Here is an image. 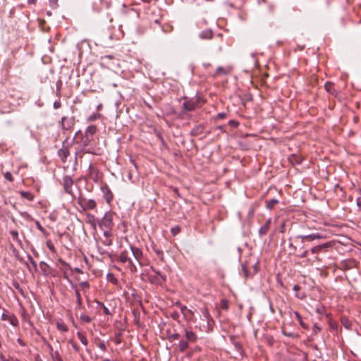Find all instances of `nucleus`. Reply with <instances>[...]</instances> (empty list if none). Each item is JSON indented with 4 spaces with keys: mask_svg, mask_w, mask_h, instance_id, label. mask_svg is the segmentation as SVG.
<instances>
[{
    "mask_svg": "<svg viewBox=\"0 0 361 361\" xmlns=\"http://www.w3.org/2000/svg\"><path fill=\"white\" fill-rule=\"evenodd\" d=\"M202 320L206 323L200 325V329L204 332H209L212 329V324H214V320L212 318L207 307H204L201 310Z\"/></svg>",
    "mask_w": 361,
    "mask_h": 361,
    "instance_id": "nucleus-1",
    "label": "nucleus"
},
{
    "mask_svg": "<svg viewBox=\"0 0 361 361\" xmlns=\"http://www.w3.org/2000/svg\"><path fill=\"white\" fill-rule=\"evenodd\" d=\"M77 202L82 208V211L95 210L97 208V202L94 200H87L82 195H80L78 197Z\"/></svg>",
    "mask_w": 361,
    "mask_h": 361,
    "instance_id": "nucleus-2",
    "label": "nucleus"
},
{
    "mask_svg": "<svg viewBox=\"0 0 361 361\" xmlns=\"http://www.w3.org/2000/svg\"><path fill=\"white\" fill-rule=\"evenodd\" d=\"M119 260L123 264H127L128 268L131 272L135 273L137 271L136 266L133 264V261L130 257L129 251L124 250L119 255Z\"/></svg>",
    "mask_w": 361,
    "mask_h": 361,
    "instance_id": "nucleus-3",
    "label": "nucleus"
},
{
    "mask_svg": "<svg viewBox=\"0 0 361 361\" xmlns=\"http://www.w3.org/2000/svg\"><path fill=\"white\" fill-rule=\"evenodd\" d=\"M201 100L200 98L185 99L183 104V109L188 111H192L201 107Z\"/></svg>",
    "mask_w": 361,
    "mask_h": 361,
    "instance_id": "nucleus-4",
    "label": "nucleus"
},
{
    "mask_svg": "<svg viewBox=\"0 0 361 361\" xmlns=\"http://www.w3.org/2000/svg\"><path fill=\"white\" fill-rule=\"evenodd\" d=\"M113 213L106 212L104 215V217L99 222V226L102 230L104 228L107 229H111L113 226Z\"/></svg>",
    "mask_w": 361,
    "mask_h": 361,
    "instance_id": "nucleus-5",
    "label": "nucleus"
},
{
    "mask_svg": "<svg viewBox=\"0 0 361 361\" xmlns=\"http://www.w3.org/2000/svg\"><path fill=\"white\" fill-rule=\"evenodd\" d=\"M62 184L64 191L69 194L72 197H75L74 192L72 190V187L74 184L73 178L69 176H65L62 180Z\"/></svg>",
    "mask_w": 361,
    "mask_h": 361,
    "instance_id": "nucleus-6",
    "label": "nucleus"
},
{
    "mask_svg": "<svg viewBox=\"0 0 361 361\" xmlns=\"http://www.w3.org/2000/svg\"><path fill=\"white\" fill-rule=\"evenodd\" d=\"M333 245V242H326L325 243L312 247L310 252L313 255H318L321 252H326L329 248L332 247Z\"/></svg>",
    "mask_w": 361,
    "mask_h": 361,
    "instance_id": "nucleus-7",
    "label": "nucleus"
},
{
    "mask_svg": "<svg viewBox=\"0 0 361 361\" xmlns=\"http://www.w3.org/2000/svg\"><path fill=\"white\" fill-rule=\"evenodd\" d=\"M85 222L88 224L92 228L96 231H97V226L99 225V221L97 219L94 215L90 214V213H86L85 214Z\"/></svg>",
    "mask_w": 361,
    "mask_h": 361,
    "instance_id": "nucleus-8",
    "label": "nucleus"
},
{
    "mask_svg": "<svg viewBox=\"0 0 361 361\" xmlns=\"http://www.w3.org/2000/svg\"><path fill=\"white\" fill-rule=\"evenodd\" d=\"M232 69V67L230 66H219L216 69V71L214 74V77L216 78L222 75H227L231 73Z\"/></svg>",
    "mask_w": 361,
    "mask_h": 361,
    "instance_id": "nucleus-9",
    "label": "nucleus"
},
{
    "mask_svg": "<svg viewBox=\"0 0 361 361\" xmlns=\"http://www.w3.org/2000/svg\"><path fill=\"white\" fill-rule=\"evenodd\" d=\"M1 319L4 321H8L13 326H18V320L17 317L11 313H3L1 315Z\"/></svg>",
    "mask_w": 361,
    "mask_h": 361,
    "instance_id": "nucleus-10",
    "label": "nucleus"
},
{
    "mask_svg": "<svg viewBox=\"0 0 361 361\" xmlns=\"http://www.w3.org/2000/svg\"><path fill=\"white\" fill-rule=\"evenodd\" d=\"M324 238V235H322L320 233H312V234L307 235H298L296 237V239H301V243H302L305 240L313 241L314 240L322 239Z\"/></svg>",
    "mask_w": 361,
    "mask_h": 361,
    "instance_id": "nucleus-11",
    "label": "nucleus"
},
{
    "mask_svg": "<svg viewBox=\"0 0 361 361\" xmlns=\"http://www.w3.org/2000/svg\"><path fill=\"white\" fill-rule=\"evenodd\" d=\"M101 190L103 193V197L106 200V203L108 204H110L114 198V195L111 190L107 185L102 187Z\"/></svg>",
    "mask_w": 361,
    "mask_h": 361,
    "instance_id": "nucleus-12",
    "label": "nucleus"
},
{
    "mask_svg": "<svg viewBox=\"0 0 361 361\" xmlns=\"http://www.w3.org/2000/svg\"><path fill=\"white\" fill-rule=\"evenodd\" d=\"M58 155L63 163L66 162L67 158L70 155V151L68 147L65 146L64 143L62 147L58 151Z\"/></svg>",
    "mask_w": 361,
    "mask_h": 361,
    "instance_id": "nucleus-13",
    "label": "nucleus"
},
{
    "mask_svg": "<svg viewBox=\"0 0 361 361\" xmlns=\"http://www.w3.org/2000/svg\"><path fill=\"white\" fill-rule=\"evenodd\" d=\"M74 125L73 118L63 116L61 118V126L63 129L69 130L72 128Z\"/></svg>",
    "mask_w": 361,
    "mask_h": 361,
    "instance_id": "nucleus-14",
    "label": "nucleus"
},
{
    "mask_svg": "<svg viewBox=\"0 0 361 361\" xmlns=\"http://www.w3.org/2000/svg\"><path fill=\"white\" fill-rule=\"evenodd\" d=\"M130 251H131V253L133 254V257H135V259L140 263V260L142 259L143 257V253H142V251L137 247H134V246H130Z\"/></svg>",
    "mask_w": 361,
    "mask_h": 361,
    "instance_id": "nucleus-15",
    "label": "nucleus"
},
{
    "mask_svg": "<svg viewBox=\"0 0 361 361\" xmlns=\"http://www.w3.org/2000/svg\"><path fill=\"white\" fill-rule=\"evenodd\" d=\"M185 336L188 342L195 343L197 341V334L190 329H185Z\"/></svg>",
    "mask_w": 361,
    "mask_h": 361,
    "instance_id": "nucleus-16",
    "label": "nucleus"
},
{
    "mask_svg": "<svg viewBox=\"0 0 361 361\" xmlns=\"http://www.w3.org/2000/svg\"><path fill=\"white\" fill-rule=\"evenodd\" d=\"M89 176L94 181H97L100 178L98 169L91 164L89 166Z\"/></svg>",
    "mask_w": 361,
    "mask_h": 361,
    "instance_id": "nucleus-17",
    "label": "nucleus"
},
{
    "mask_svg": "<svg viewBox=\"0 0 361 361\" xmlns=\"http://www.w3.org/2000/svg\"><path fill=\"white\" fill-rule=\"evenodd\" d=\"M271 219L267 220L266 223L259 228V233L260 235H264L267 233L270 228Z\"/></svg>",
    "mask_w": 361,
    "mask_h": 361,
    "instance_id": "nucleus-18",
    "label": "nucleus"
},
{
    "mask_svg": "<svg viewBox=\"0 0 361 361\" xmlns=\"http://www.w3.org/2000/svg\"><path fill=\"white\" fill-rule=\"evenodd\" d=\"M97 128L95 125L89 126L85 132V137H89L92 138V136L97 132Z\"/></svg>",
    "mask_w": 361,
    "mask_h": 361,
    "instance_id": "nucleus-19",
    "label": "nucleus"
},
{
    "mask_svg": "<svg viewBox=\"0 0 361 361\" xmlns=\"http://www.w3.org/2000/svg\"><path fill=\"white\" fill-rule=\"evenodd\" d=\"M212 35H213L212 30H205L200 33L199 37L202 39H209L212 37Z\"/></svg>",
    "mask_w": 361,
    "mask_h": 361,
    "instance_id": "nucleus-20",
    "label": "nucleus"
},
{
    "mask_svg": "<svg viewBox=\"0 0 361 361\" xmlns=\"http://www.w3.org/2000/svg\"><path fill=\"white\" fill-rule=\"evenodd\" d=\"M56 327L62 332H66L68 330L67 325L61 319L57 321Z\"/></svg>",
    "mask_w": 361,
    "mask_h": 361,
    "instance_id": "nucleus-21",
    "label": "nucleus"
},
{
    "mask_svg": "<svg viewBox=\"0 0 361 361\" xmlns=\"http://www.w3.org/2000/svg\"><path fill=\"white\" fill-rule=\"evenodd\" d=\"M19 193L22 197H23L29 201H32L34 200L35 196L30 192L20 191Z\"/></svg>",
    "mask_w": 361,
    "mask_h": 361,
    "instance_id": "nucleus-22",
    "label": "nucleus"
},
{
    "mask_svg": "<svg viewBox=\"0 0 361 361\" xmlns=\"http://www.w3.org/2000/svg\"><path fill=\"white\" fill-rule=\"evenodd\" d=\"M77 336H78V339L80 341V342H81L84 345H85V346H86V345H87V344H88V341H87V338H86L85 335L83 333H82V332H80V331H78V332L77 333Z\"/></svg>",
    "mask_w": 361,
    "mask_h": 361,
    "instance_id": "nucleus-23",
    "label": "nucleus"
},
{
    "mask_svg": "<svg viewBox=\"0 0 361 361\" xmlns=\"http://www.w3.org/2000/svg\"><path fill=\"white\" fill-rule=\"evenodd\" d=\"M324 88L325 90L331 93V94H334V92H335V90H334V83L331 82H327L325 83L324 85Z\"/></svg>",
    "mask_w": 361,
    "mask_h": 361,
    "instance_id": "nucleus-24",
    "label": "nucleus"
},
{
    "mask_svg": "<svg viewBox=\"0 0 361 361\" xmlns=\"http://www.w3.org/2000/svg\"><path fill=\"white\" fill-rule=\"evenodd\" d=\"M356 192V204L359 209L361 210V188L355 190Z\"/></svg>",
    "mask_w": 361,
    "mask_h": 361,
    "instance_id": "nucleus-25",
    "label": "nucleus"
},
{
    "mask_svg": "<svg viewBox=\"0 0 361 361\" xmlns=\"http://www.w3.org/2000/svg\"><path fill=\"white\" fill-rule=\"evenodd\" d=\"M188 343L187 341L181 340L178 343L179 350L184 352L188 348Z\"/></svg>",
    "mask_w": 361,
    "mask_h": 361,
    "instance_id": "nucleus-26",
    "label": "nucleus"
},
{
    "mask_svg": "<svg viewBox=\"0 0 361 361\" xmlns=\"http://www.w3.org/2000/svg\"><path fill=\"white\" fill-rule=\"evenodd\" d=\"M293 314H295L296 319H298V321L300 323V325L304 328V329H307V325L303 322L302 321V317L300 316V314L296 312V311H294L293 312Z\"/></svg>",
    "mask_w": 361,
    "mask_h": 361,
    "instance_id": "nucleus-27",
    "label": "nucleus"
},
{
    "mask_svg": "<svg viewBox=\"0 0 361 361\" xmlns=\"http://www.w3.org/2000/svg\"><path fill=\"white\" fill-rule=\"evenodd\" d=\"M279 203V201L276 199H271L267 202V208L269 209H272L276 204Z\"/></svg>",
    "mask_w": 361,
    "mask_h": 361,
    "instance_id": "nucleus-28",
    "label": "nucleus"
},
{
    "mask_svg": "<svg viewBox=\"0 0 361 361\" xmlns=\"http://www.w3.org/2000/svg\"><path fill=\"white\" fill-rule=\"evenodd\" d=\"M46 245L47 246V247L49 248V250L53 253V254H56V248L54 247V243H52V241L51 240H48L47 242H46Z\"/></svg>",
    "mask_w": 361,
    "mask_h": 361,
    "instance_id": "nucleus-29",
    "label": "nucleus"
},
{
    "mask_svg": "<svg viewBox=\"0 0 361 361\" xmlns=\"http://www.w3.org/2000/svg\"><path fill=\"white\" fill-rule=\"evenodd\" d=\"M75 292L76 303H77L78 307H80L82 305L81 295L78 289H75Z\"/></svg>",
    "mask_w": 361,
    "mask_h": 361,
    "instance_id": "nucleus-30",
    "label": "nucleus"
},
{
    "mask_svg": "<svg viewBox=\"0 0 361 361\" xmlns=\"http://www.w3.org/2000/svg\"><path fill=\"white\" fill-rule=\"evenodd\" d=\"M295 255L299 258H305V257H307V255H308V250H300Z\"/></svg>",
    "mask_w": 361,
    "mask_h": 361,
    "instance_id": "nucleus-31",
    "label": "nucleus"
},
{
    "mask_svg": "<svg viewBox=\"0 0 361 361\" xmlns=\"http://www.w3.org/2000/svg\"><path fill=\"white\" fill-rule=\"evenodd\" d=\"M102 243L105 246H109L112 244V239L108 238L107 237H102L101 239Z\"/></svg>",
    "mask_w": 361,
    "mask_h": 361,
    "instance_id": "nucleus-32",
    "label": "nucleus"
},
{
    "mask_svg": "<svg viewBox=\"0 0 361 361\" xmlns=\"http://www.w3.org/2000/svg\"><path fill=\"white\" fill-rule=\"evenodd\" d=\"M35 225H36V227L37 228V229L40 232H42L44 235H48V233L47 232V231L44 229V228H43L42 226V225L40 224V223L38 221H35Z\"/></svg>",
    "mask_w": 361,
    "mask_h": 361,
    "instance_id": "nucleus-33",
    "label": "nucleus"
},
{
    "mask_svg": "<svg viewBox=\"0 0 361 361\" xmlns=\"http://www.w3.org/2000/svg\"><path fill=\"white\" fill-rule=\"evenodd\" d=\"M180 310L182 314L187 317V314L185 312H187L188 308L186 306L181 305L180 302H176V304Z\"/></svg>",
    "mask_w": 361,
    "mask_h": 361,
    "instance_id": "nucleus-34",
    "label": "nucleus"
},
{
    "mask_svg": "<svg viewBox=\"0 0 361 361\" xmlns=\"http://www.w3.org/2000/svg\"><path fill=\"white\" fill-rule=\"evenodd\" d=\"M80 319L82 322L89 323L92 321V318L87 314H81Z\"/></svg>",
    "mask_w": 361,
    "mask_h": 361,
    "instance_id": "nucleus-35",
    "label": "nucleus"
},
{
    "mask_svg": "<svg viewBox=\"0 0 361 361\" xmlns=\"http://www.w3.org/2000/svg\"><path fill=\"white\" fill-rule=\"evenodd\" d=\"M58 1L59 0H49L50 7L54 10L56 9L59 7Z\"/></svg>",
    "mask_w": 361,
    "mask_h": 361,
    "instance_id": "nucleus-36",
    "label": "nucleus"
},
{
    "mask_svg": "<svg viewBox=\"0 0 361 361\" xmlns=\"http://www.w3.org/2000/svg\"><path fill=\"white\" fill-rule=\"evenodd\" d=\"M10 234L12 236V238L18 242H20L19 238H18V233L17 231H11Z\"/></svg>",
    "mask_w": 361,
    "mask_h": 361,
    "instance_id": "nucleus-37",
    "label": "nucleus"
},
{
    "mask_svg": "<svg viewBox=\"0 0 361 361\" xmlns=\"http://www.w3.org/2000/svg\"><path fill=\"white\" fill-rule=\"evenodd\" d=\"M69 343L71 345L72 348L74 349L75 352L80 351V347L73 340H70Z\"/></svg>",
    "mask_w": 361,
    "mask_h": 361,
    "instance_id": "nucleus-38",
    "label": "nucleus"
},
{
    "mask_svg": "<svg viewBox=\"0 0 361 361\" xmlns=\"http://www.w3.org/2000/svg\"><path fill=\"white\" fill-rule=\"evenodd\" d=\"M180 231V228L178 226L171 228V232L173 235H176Z\"/></svg>",
    "mask_w": 361,
    "mask_h": 361,
    "instance_id": "nucleus-39",
    "label": "nucleus"
},
{
    "mask_svg": "<svg viewBox=\"0 0 361 361\" xmlns=\"http://www.w3.org/2000/svg\"><path fill=\"white\" fill-rule=\"evenodd\" d=\"M4 178H5L7 180H8V181H10V182H13V175L11 174V172H8V171L6 172V173H4Z\"/></svg>",
    "mask_w": 361,
    "mask_h": 361,
    "instance_id": "nucleus-40",
    "label": "nucleus"
},
{
    "mask_svg": "<svg viewBox=\"0 0 361 361\" xmlns=\"http://www.w3.org/2000/svg\"><path fill=\"white\" fill-rule=\"evenodd\" d=\"M109 281H111L113 284H117L118 283V279L114 277L113 274H109L108 275Z\"/></svg>",
    "mask_w": 361,
    "mask_h": 361,
    "instance_id": "nucleus-41",
    "label": "nucleus"
},
{
    "mask_svg": "<svg viewBox=\"0 0 361 361\" xmlns=\"http://www.w3.org/2000/svg\"><path fill=\"white\" fill-rule=\"evenodd\" d=\"M92 139V138H91V137H85V138L82 139V144H83V145L84 146H87L90 143Z\"/></svg>",
    "mask_w": 361,
    "mask_h": 361,
    "instance_id": "nucleus-42",
    "label": "nucleus"
},
{
    "mask_svg": "<svg viewBox=\"0 0 361 361\" xmlns=\"http://www.w3.org/2000/svg\"><path fill=\"white\" fill-rule=\"evenodd\" d=\"M104 230V237H107L108 238H111V229H107L106 230H104V228L103 229Z\"/></svg>",
    "mask_w": 361,
    "mask_h": 361,
    "instance_id": "nucleus-43",
    "label": "nucleus"
},
{
    "mask_svg": "<svg viewBox=\"0 0 361 361\" xmlns=\"http://www.w3.org/2000/svg\"><path fill=\"white\" fill-rule=\"evenodd\" d=\"M154 251L156 252V254L159 257H161V259H163V257H164V252L162 250H157L156 249L155 247L153 248Z\"/></svg>",
    "mask_w": 361,
    "mask_h": 361,
    "instance_id": "nucleus-44",
    "label": "nucleus"
},
{
    "mask_svg": "<svg viewBox=\"0 0 361 361\" xmlns=\"http://www.w3.org/2000/svg\"><path fill=\"white\" fill-rule=\"evenodd\" d=\"M99 118V114H93V115H91L89 118H88V121H95L96 119H97Z\"/></svg>",
    "mask_w": 361,
    "mask_h": 361,
    "instance_id": "nucleus-45",
    "label": "nucleus"
},
{
    "mask_svg": "<svg viewBox=\"0 0 361 361\" xmlns=\"http://www.w3.org/2000/svg\"><path fill=\"white\" fill-rule=\"evenodd\" d=\"M152 271H153L155 274H157V275L160 276L161 277V279H162L164 281H165V280H166V277H165V276H163V275L160 273V271H158V270L155 269H154V268H153V267H152Z\"/></svg>",
    "mask_w": 361,
    "mask_h": 361,
    "instance_id": "nucleus-46",
    "label": "nucleus"
},
{
    "mask_svg": "<svg viewBox=\"0 0 361 361\" xmlns=\"http://www.w3.org/2000/svg\"><path fill=\"white\" fill-rule=\"evenodd\" d=\"M101 305L102 306V308H103V312L106 315H109L110 314V311L102 303H100Z\"/></svg>",
    "mask_w": 361,
    "mask_h": 361,
    "instance_id": "nucleus-47",
    "label": "nucleus"
},
{
    "mask_svg": "<svg viewBox=\"0 0 361 361\" xmlns=\"http://www.w3.org/2000/svg\"><path fill=\"white\" fill-rule=\"evenodd\" d=\"M80 286L83 288V289H87L89 288V284L86 281H84V282H81L80 283Z\"/></svg>",
    "mask_w": 361,
    "mask_h": 361,
    "instance_id": "nucleus-48",
    "label": "nucleus"
},
{
    "mask_svg": "<svg viewBox=\"0 0 361 361\" xmlns=\"http://www.w3.org/2000/svg\"><path fill=\"white\" fill-rule=\"evenodd\" d=\"M355 350L361 353V341L358 342L357 345L354 348Z\"/></svg>",
    "mask_w": 361,
    "mask_h": 361,
    "instance_id": "nucleus-49",
    "label": "nucleus"
},
{
    "mask_svg": "<svg viewBox=\"0 0 361 361\" xmlns=\"http://www.w3.org/2000/svg\"><path fill=\"white\" fill-rule=\"evenodd\" d=\"M61 106V103L60 101H56L54 103V109H59Z\"/></svg>",
    "mask_w": 361,
    "mask_h": 361,
    "instance_id": "nucleus-50",
    "label": "nucleus"
},
{
    "mask_svg": "<svg viewBox=\"0 0 361 361\" xmlns=\"http://www.w3.org/2000/svg\"><path fill=\"white\" fill-rule=\"evenodd\" d=\"M99 348L102 350L105 351L106 350V345L104 342L99 343Z\"/></svg>",
    "mask_w": 361,
    "mask_h": 361,
    "instance_id": "nucleus-51",
    "label": "nucleus"
},
{
    "mask_svg": "<svg viewBox=\"0 0 361 361\" xmlns=\"http://www.w3.org/2000/svg\"><path fill=\"white\" fill-rule=\"evenodd\" d=\"M28 259H29V261L30 262V263H31V264H32L35 267H37V264H36L35 261L33 259V258H32L30 255H29V256H28Z\"/></svg>",
    "mask_w": 361,
    "mask_h": 361,
    "instance_id": "nucleus-52",
    "label": "nucleus"
},
{
    "mask_svg": "<svg viewBox=\"0 0 361 361\" xmlns=\"http://www.w3.org/2000/svg\"><path fill=\"white\" fill-rule=\"evenodd\" d=\"M317 312L319 314H322L325 312V308L323 306H321L320 307L317 308Z\"/></svg>",
    "mask_w": 361,
    "mask_h": 361,
    "instance_id": "nucleus-53",
    "label": "nucleus"
},
{
    "mask_svg": "<svg viewBox=\"0 0 361 361\" xmlns=\"http://www.w3.org/2000/svg\"><path fill=\"white\" fill-rule=\"evenodd\" d=\"M233 345H235V348H236V350H240L241 349V346L238 342L234 341Z\"/></svg>",
    "mask_w": 361,
    "mask_h": 361,
    "instance_id": "nucleus-54",
    "label": "nucleus"
},
{
    "mask_svg": "<svg viewBox=\"0 0 361 361\" xmlns=\"http://www.w3.org/2000/svg\"><path fill=\"white\" fill-rule=\"evenodd\" d=\"M185 312L187 314V317H192L194 315V313L191 310L188 309L187 312Z\"/></svg>",
    "mask_w": 361,
    "mask_h": 361,
    "instance_id": "nucleus-55",
    "label": "nucleus"
},
{
    "mask_svg": "<svg viewBox=\"0 0 361 361\" xmlns=\"http://www.w3.org/2000/svg\"><path fill=\"white\" fill-rule=\"evenodd\" d=\"M17 341H18V343L21 346H25V343L23 342V341L22 339L18 338V339L17 340Z\"/></svg>",
    "mask_w": 361,
    "mask_h": 361,
    "instance_id": "nucleus-56",
    "label": "nucleus"
},
{
    "mask_svg": "<svg viewBox=\"0 0 361 361\" xmlns=\"http://www.w3.org/2000/svg\"><path fill=\"white\" fill-rule=\"evenodd\" d=\"M171 337L173 338V339H178L179 338V334H173Z\"/></svg>",
    "mask_w": 361,
    "mask_h": 361,
    "instance_id": "nucleus-57",
    "label": "nucleus"
},
{
    "mask_svg": "<svg viewBox=\"0 0 361 361\" xmlns=\"http://www.w3.org/2000/svg\"><path fill=\"white\" fill-rule=\"evenodd\" d=\"M37 2V0H27V3L29 4H35Z\"/></svg>",
    "mask_w": 361,
    "mask_h": 361,
    "instance_id": "nucleus-58",
    "label": "nucleus"
},
{
    "mask_svg": "<svg viewBox=\"0 0 361 361\" xmlns=\"http://www.w3.org/2000/svg\"><path fill=\"white\" fill-rule=\"evenodd\" d=\"M226 116V114L224 113H220L218 114V117L221 118H224Z\"/></svg>",
    "mask_w": 361,
    "mask_h": 361,
    "instance_id": "nucleus-59",
    "label": "nucleus"
},
{
    "mask_svg": "<svg viewBox=\"0 0 361 361\" xmlns=\"http://www.w3.org/2000/svg\"><path fill=\"white\" fill-rule=\"evenodd\" d=\"M75 271L78 274H82V271L80 268H75Z\"/></svg>",
    "mask_w": 361,
    "mask_h": 361,
    "instance_id": "nucleus-60",
    "label": "nucleus"
},
{
    "mask_svg": "<svg viewBox=\"0 0 361 361\" xmlns=\"http://www.w3.org/2000/svg\"><path fill=\"white\" fill-rule=\"evenodd\" d=\"M59 262L63 265H67V263L63 259H59Z\"/></svg>",
    "mask_w": 361,
    "mask_h": 361,
    "instance_id": "nucleus-61",
    "label": "nucleus"
},
{
    "mask_svg": "<svg viewBox=\"0 0 361 361\" xmlns=\"http://www.w3.org/2000/svg\"><path fill=\"white\" fill-rule=\"evenodd\" d=\"M313 261H314H314L319 262V261H320V259H319V257L318 256H315V257H314V260H313Z\"/></svg>",
    "mask_w": 361,
    "mask_h": 361,
    "instance_id": "nucleus-62",
    "label": "nucleus"
},
{
    "mask_svg": "<svg viewBox=\"0 0 361 361\" xmlns=\"http://www.w3.org/2000/svg\"><path fill=\"white\" fill-rule=\"evenodd\" d=\"M290 246L291 247H293V250H294L295 252H297V247H296L295 246H293L292 244H290Z\"/></svg>",
    "mask_w": 361,
    "mask_h": 361,
    "instance_id": "nucleus-63",
    "label": "nucleus"
},
{
    "mask_svg": "<svg viewBox=\"0 0 361 361\" xmlns=\"http://www.w3.org/2000/svg\"><path fill=\"white\" fill-rule=\"evenodd\" d=\"M229 123H230L231 125H235V124H237V123H236L235 121H231L229 122Z\"/></svg>",
    "mask_w": 361,
    "mask_h": 361,
    "instance_id": "nucleus-64",
    "label": "nucleus"
}]
</instances>
